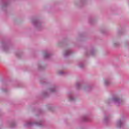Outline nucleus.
<instances>
[{"label": "nucleus", "mask_w": 129, "mask_h": 129, "mask_svg": "<svg viewBox=\"0 0 129 129\" xmlns=\"http://www.w3.org/2000/svg\"><path fill=\"white\" fill-rule=\"evenodd\" d=\"M113 101L114 102H118L119 101V99L117 98H114L113 99Z\"/></svg>", "instance_id": "f257e3e1"}, {"label": "nucleus", "mask_w": 129, "mask_h": 129, "mask_svg": "<svg viewBox=\"0 0 129 129\" xmlns=\"http://www.w3.org/2000/svg\"><path fill=\"white\" fill-rule=\"evenodd\" d=\"M69 54H70V50L67 51L66 53L64 54V56H68Z\"/></svg>", "instance_id": "f03ea898"}, {"label": "nucleus", "mask_w": 129, "mask_h": 129, "mask_svg": "<svg viewBox=\"0 0 129 129\" xmlns=\"http://www.w3.org/2000/svg\"><path fill=\"white\" fill-rule=\"evenodd\" d=\"M109 83V82H108V81H105V85H108Z\"/></svg>", "instance_id": "7ed1b4c3"}, {"label": "nucleus", "mask_w": 129, "mask_h": 129, "mask_svg": "<svg viewBox=\"0 0 129 129\" xmlns=\"http://www.w3.org/2000/svg\"><path fill=\"white\" fill-rule=\"evenodd\" d=\"M84 120L85 121H87V117H85L84 118Z\"/></svg>", "instance_id": "20e7f679"}, {"label": "nucleus", "mask_w": 129, "mask_h": 129, "mask_svg": "<svg viewBox=\"0 0 129 129\" xmlns=\"http://www.w3.org/2000/svg\"><path fill=\"white\" fill-rule=\"evenodd\" d=\"M118 124H119V125H121V121H119L118 122Z\"/></svg>", "instance_id": "39448f33"}, {"label": "nucleus", "mask_w": 129, "mask_h": 129, "mask_svg": "<svg viewBox=\"0 0 129 129\" xmlns=\"http://www.w3.org/2000/svg\"><path fill=\"white\" fill-rule=\"evenodd\" d=\"M70 100H73V97L70 96Z\"/></svg>", "instance_id": "423d86ee"}, {"label": "nucleus", "mask_w": 129, "mask_h": 129, "mask_svg": "<svg viewBox=\"0 0 129 129\" xmlns=\"http://www.w3.org/2000/svg\"><path fill=\"white\" fill-rule=\"evenodd\" d=\"M59 74H63V73L62 72H60V73H59Z\"/></svg>", "instance_id": "0eeeda50"}, {"label": "nucleus", "mask_w": 129, "mask_h": 129, "mask_svg": "<svg viewBox=\"0 0 129 129\" xmlns=\"http://www.w3.org/2000/svg\"><path fill=\"white\" fill-rule=\"evenodd\" d=\"M45 57H47V55H45Z\"/></svg>", "instance_id": "6e6552de"}]
</instances>
